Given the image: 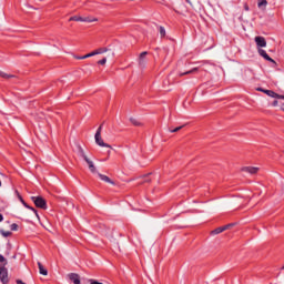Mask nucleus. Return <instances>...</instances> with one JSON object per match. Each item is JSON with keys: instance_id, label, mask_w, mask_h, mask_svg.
I'll return each mask as SVG.
<instances>
[{"instance_id": "c756f323", "label": "nucleus", "mask_w": 284, "mask_h": 284, "mask_svg": "<svg viewBox=\"0 0 284 284\" xmlns=\"http://www.w3.org/2000/svg\"><path fill=\"white\" fill-rule=\"evenodd\" d=\"M101 130H103V125H100V126L98 128V130H97L95 134L101 135Z\"/></svg>"}, {"instance_id": "f8f14e48", "label": "nucleus", "mask_w": 284, "mask_h": 284, "mask_svg": "<svg viewBox=\"0 0 284 284\" xmlns=\"http://www.w3.org/2000/svg\"><path fill=\"white\" fill-rule=\"evenodd\" d=\"M39 273L42 274V276H48V270L43 267V264L41 262H38Z\"/></svg>"}, {"instance_id": "e433bc0d", "label": "nucleus", "mask_w": 284, "mask_h": 284, "mask_svg": "<svg viewBox=\"0 0 284 284\" xmlns=\"http://www.w3.org/2000/svg\"><path fill=\"white\" fill-rule=\"evenodd\" d=\"M3 221V214H0V223Z\"/></svg>"}, {"instance_id": "9b49d317", "label": "nucleus", "mask_w": 284, "mask_h": 284, "mask_svg": "<svg viewBox=\"0 0 284 284\" xmlns=\"http://www.w3.org/2000/svg\"><path fill=\"white\" fill-rule=\"evenodd\" d=\"M225 230H230V225L220 226L211 232V234H221L225 232Z\"/></svg>"}, {"instance_id": "b1692460", "label": "nucleus", "mask_w": 284, "mask_h": 284, "mask_svg": "<svg viewBox=\"0 0 284 284\" xmlns=\"http://www.w3.org/2000/svg\"><path fill=\"white\" fill-rule=\"evenodd\" d=\"M97 54H99L98 49L92 51L91 53H88L87 57H89V59H90V57H97Z\"/></svg>"}, {"instance_id": "a878e982", "label": "nucleus", "mask_w": 284, "mask_h": 284, "mask_svg": "<svg viewBox=\"0 0 284 284\" xmlns=\"http://www.w3.org/2000/svg\"><path fill=\"white\" fill-rule=\"evenodd\" d=\"M108 63V58H103L102 60L98 61L99 65H105Z\"/></svg>"}, {"instance_id": "2eb2a0df", "label": "nucleus", "mask_w": 284, "mask_h": 284, "mask_svg": "<svg viewBox=\"0 0 284 284\" xmlns=\"http://www.w3.org/2000/svg\"><path fill=\"white\" fill-rule=\"evenodd\" d=\"M264 94H267V97H271L272 99H276V97H278V93L272 90H264Z\"/></svg>"}, {"instance_id": "1a4fd4ad", "label": "nucleus", "mask_w": 284, "mask_h": 284, "mask_svg": "<svg viewBox=\"0 0 284 284\" xmlns=\"http://www.w3.org/2000/svg\"><path fill=\"white\" fill-rule=\"evenodd\" d=\"M99 179H101V181H104V183H110L111 185H115L114 181H112V179H110L108 175L98 173Z\"/></svg>"}, {"instance_id": "bb28decb", "label": "nucleus", "mask_w": 284, "mask_h": 284, "mask_svg": "<svg viewBox=\"0 0 284 284\" xmlns=\"http://www.w3.org/2000/svg\"><path fill=\"white\" fill-rule=\"evenodd\" d=\"M1 234H2V236L8 237V236H10L12 233H11L10 231H1Z\"/></svg>"}, {"instance_id": "7c9ffc66", "label": "nucleus", "mask_w": 284, "mask_h": 284, "mask_svg": "<svg viewBox=\"0 0 284 284\" xmlns=\"http://www.w3.org/2000/svg\"><path fill=\"white\" fill-rule=\"evenodd\" d=\"M0 263H6V257H3V255H0Z\"/></svg>"}, {"instance_id": "423d86ee", "label": "nucleus", "mask_w": 284, "mask_h": 284, "mask_svg": "<svg viewBox=\"0 0 284 284\" xmlns=\"http://www.w3.org/2000/svg\"><path fill=\"white\" fill-rule=\"evenodd\" d=\"M258 54L260 57H263V59H265V61H270V63H276V61H274V59L270 58V55L267 54V52L263 49H258Z\"/></svg>"}, {"instance_id": "9d476101", "label": "nucleus", "mask_w": 284, "mask_h": 284, "mask_svg": "<svg viewBox=\"0 0 284 284\" xmlns=\"http://www.w3.org/2000/svg\"><path fill=\"white\" fill-rule=\"evenodd\" d=\"M70 281H72L74 284H81V278L79 277V274L71 273L69 274Z\"/></svg>"}, {"instance_id": "dca6fc26", "label": "nucleus", "mask_w": 284, "mask_h": 284, "mask_svg": "<svg viewBox=\"0 0 284 284\" xmlns=\"http://www.w3.org/2000/svg\"><path fill=\"white\" fill-rule=\"evenodd\" d=\"M0 77H1L2 79H14L17 75H14V74H8V73H6V72H3V71L0 70Z\"/></svg>"}, {"instance_id": "393cba45", "label": "nucleus", "mask_w": 284, "mask_h": 284, "mask_svg": "<svg viewBox=\"0 0 284 284\" xmlns=\"http://www.w3.org/2000/svg\"><path fill=\"white\" fill-rule=\"evenodd\" d=\"M97 54H99L98 49L92 51L91 53H88L87 57H89V59H90V57H97Z\"/></svg>"}, {"instance_id": "ddd939ff", "label": "nucleus", "mask_w": 284, "mask_h": 284, "mask_svg": "<svg viewBox=\"0 0 284 284\" xmlns=\"http://www.w3.org/2000/svg\"><path fill=\"white\" fill-rule=\"evenodd\" d=\"M195 72H199V68H193V69H191V70H189V71H186V72L180 73L179 75H180V77H185V75H187V74H195Z\"/></svg>"}, {"instance_id": "c85d7f7f", "label": "nucleus", "mask_w": 284, "mask_h": 284, "mask_svg": "<svg viewBox=\"0 0 284 284\" xmlns=\"http://www.w3.org/2000/svg\"><path fill=\"white\" fill-rule=\"evenodd\" d=\"M11 230L12 232H17V230H19V225H17V223L11 224Z\"/></svg>"}, {"instance_id": "20e7f679", "label": "nucleus", "mask_w": 284, "mask_h": 284, "mask_svg": "<svg viewBox=\"0 0 284 284\" xmlns=\"http://www.w3.org/2000/svg\"><path fill=\"white\" fill-rule=\"evenodd\" d=\"M148 52L143 51L140 57H139V65L140 68H145V65L148 64Z\"/></svg>"}, {"instance_id": "a211bd4d", "label": "nucleus", "mask_w": 284, "mask_h": 284, "mask_svg": "<svg viewBox=\"0 0 284 284\" xmlns=\"http://www.w3.org/2000/svg\"><path fill=\"white\" fill-rule=\"evenodd\" d=\"M78 152H79V155H80L82 159L85 160V156H88V155H85V151H83V148L78 146Z\"/></svg>"}, {"instance_id": "6e6552de", "label": "nucleus", "mask_w": 284, "mask_h": 284, "mask_svg": "<svg viewBox=\"0 0 284 284\" xmlns=\"http://www.w3.org/2000/svg\"><path fill=\"white\" fill-rule=\"evenodd\" d=\"M258 168L256 166H244L242 168V172H247L248 174H257L258 173Z\"/></svg>"}, {"instance_id": "473e14b6", "label": "nucleus", "mask_w": 284, "mask_h": 284, "mask_svg": "<svg viewBox=\"0 0 284 284\" xmlns=\"http://www.w3.org/2000/svg\"><path fill=\"white\" fill-rule=\"evenodd\" d=\"M273 105H274V106L278 105V101L275 100V101L273 102Z\"/></svg>"}, {"instance_id": "0eeeda50", "label": "nucleus", "mask_w": 284, "mask_h": 284, "mask_svg": "<svg viewBox=\"0 0 284 284\" xmlns=\"http://www.w3.org/2000/svg\"><path fill=\"white\" fill-rule=\"evenodd\" d=\"M84 161L89 165L90 172H92V174H97V166H94V162H92L88 156H84Z\"/></svg>"}, {"instance_id": "72a5a7b5", "label": "nucleus", "mask_w": 284, "mask_h": 284, "mask_svg": "<svg viewBox=\"0 0 284 284\" xmlns=\"http://www.w3.org/2000/svg\"><path fill=\"white\" fill-rule=\"evenodd\" d=\"M257 91H258V92H264V91H265V89H261V88H258V89H257Z\"/></svg>"}, {"instance_id": "412c9836", "label": "nucleus", "mask_w": 284, "mask_h": 284, "mask_svg": "<svg viewBox=\"0 0 284 284\" xmlns=\"http://www.w3.org/2000/svg\"><path fill=\"white\" fill-rule=\"evenodd\" d=\"M183 128H185V125H181V126H178L175 129H169V131L172 132V133L180 132V130H183Z\"/></svg>"}, {"instance_id": "f03ea898", "label": "nucleus", "mask_w": 284, "mask_h": 284, "mask_svg": "<svg viewBox=\"0 0 284 284\" xmlns=\"http://www.w3.org/2000/svg\"><path fill=\"white\" fill-rule=\"evenodd\" d=\"M0 281L2 284L10 283V278L8 277V268H6V266H0Z\"/></svg>"}, {"instance_id": "39448f33", "label": "nucleus", "mask_w": 284, "mask_h": 284, "mask_svg": "<svg viewBox=\"0 0 284 284\" xmlns=\"http://www.w3.org/2000/svg\"><path fill=\"white\" fill-rule=\"evenodd\" d=\"M255 43H256L257 48H266L267 47V41L261 36L255 37Z\"/></svg>"}, {"instance_id": "4be33fe9", "label": "nucleus", "mask_w": 284, "mask_h": 284, "mask_svg": "<svg viewBox=\"0 0 284 284\" xmlns=\"http://www.w3.org/2000/svg\"><path fill=\"white\" fill-rule=\"evenodd\" d=\"M159 31H160V37L163 39V37H165V28L159 27Z\"/></svg>"}, {"instance_id": "4468645a", "label": "nucleus", "mask_w": 284, "mask_h": 284, "mask_svg": "<svg viewBox=\"0 0 284 284\" xmlns=\"http://www.w3.org/2000/svg\"><path fill=\"white\" fill-rule=\"evenodd\" d=\"M69 21H82V22H87V21H90L88 20V18H81L79 16H73L69 19Z\"/></svg>"}, {"instance_id": "f3484780", "label": "nucleus", "mask_w": 284, "mask_h": 284, "mask_svg": "<svg viewBox=\"0 0 284 284\" xmlns=\"http://www.w3.org/2000/svg\"><path fill=\"white\" fill-rule=\"evenodd\" d=\"M24 207H27L28 210H31L32 212H34L36 216L39 219V213H37V211L34 210V207L28 205V203L23 202Z\"/></svg>"}, {"instance_id": "f257e3e1", "label": "nucleus", "mask_w": 284, "mask_h": 284, "mask_svg": "<svg viewBox=\"0 0 284 284\" xmlns=\"http://www.w3.org/2000/svg\"><path fill=\"white\" fill-rule=\"evenodd\" d=\"M31 199L37 207H40L41 210H48V203L43 197L32 196Z\"/></svg>"}, {"instance_id": "f704fd0d", "label": "nucleus", "mask_w": 284, "mask_h": 284, "mask_svg": "<svg viewBox=\"0 0 284 284\" xmlns=\"http://www.w3.org/2000/svg\"><path fill=\"white\" fill-rule=\"evenodd\" d=\"M275 99H284V95L278 94V97H276Z\"/></svg>"}, {"instance_id": "c9c22d12", "label": "nucleus", "mask_w": 284, "mask_h": 284, "mask_svg": "<svg viewBox=\"0 0 284 284\" xmlns=\"http://www.w3.org/2000/svg\"><path fill=\"white\" fill-rule=\"evenodd\" d=\"M20 201H21L22 205H23V203H26V201H23L22 196H20Z\"/></svg>"}, {"instance_id": "6ab92c4d", "label": "nucleus", "mask_w": 284, "mask_h": 284, "mask_svg": "<svg viewBox=\"0 0 284 284\" xmlns=\"http://www.w3.org/2000/svg\"><path fill=\"white\" fill-rule=\"evenodd\" d=\"M130 122L132 123V125H135V126L141 125V122L139 120H136L135 118H130Z\"/></svg>"}, {"instance_id": "4c0bfd02", "label": "nucleus", "mask_w": 284, "mask_h": 284, "mask_svg": "<svg viewBox=\"0 0 284 284\" xmlns=\"http://www.w3.org/2000/svg\"><path fill=\"white\" fill-rule=\"evenodd\" d=\"M229 225V227H232V225H234V224H227Z\"/></svg>"}, {"instance_id": "cd10ccee", "label": "nucleus", "mask_w": 284, "mask_h": 284, "mask_svg": "<svg viewBox=\"0 0 284 284\" xmlns=\"http://www.w3.org/2000/svg\"><path fill=\"white\" fill-rule=\"evenodd\" d=\"M74 59H78V60H83V59H90V57H88V54H85V55H82V57H79V55H74Z\"/></svg>"}, {"instance_id": "aec40b11", "label": "nucleus", "mask_w": 284, "mask_h": 284, "mask_svg": "<svg viewBox=\"0 0 284 284\" xmlns=\"http://www.w3.org/2000/svg\"><path fill=\"white\" fill-rule=\"evenodd\" d=\"M258 8H266L267 6V0H260L257 3Z\"/></svg>"}, {"instance_id": "5701e85b", "label": "nucleus", "mask_w": 284, "mask_h": 284, "mask_svg": "<svg viewBox=\"0 0 284 284\" xmlns=\"http://www.w3.org/2000/svg\"><path fill=\"white\" fill-rule=\"evenodd\" d=\"M97 50H98V54H104V52H108V48H100Z\"/></svg>"}, {"instance_id": "a19ab883", "label": "nucleus", "mask_w": 284, "mask_h": 284, "mask_svg": "<svg viewBox=\"0 0 284 284\" xmlns=\"http://www.w3.org/2000/svg\"><path fill=\"white\" fill-rule=\"evenodd\" d=\"M282 110L284 111V108H282Z\"/></svg>"}, {"instance_id": "7ed1b4c3", "label": "nucleus", "mask_w": 284, "mask_h": 284, "mask_svg": "<svg viewBox=\"0 0 284 284\" xmlns=\"http://www.w3.org/2000/svg\"><path fill=\"white\" fill-rule=\"evenodd\" d=\"M94 140H95L97 145H99L100 148H109L110 150H112V145L104 143L103 138H101V135H99V133H95Z\"/></svg>"}, {"instance_id": "2f4dec72", "label": "nucleus", "mask_w": 284, "mask_h": 284, "mask_svg": "<svg viewBox=\"0 0 284 284\" xmlns=\"http://www.w3.org/2000/svg\"><path fill=\"white\" fill-rule=\"evenodd\" d=\"M244 10H245L246 12H250V6L244 4Z\"/></svg>"}, {"instance_id": "ea45409f", "label": "nucleus", "mask_w": 284, "mask_h": 284, "mask_svg": "<svg viewBox=\"0 0 284 284\" xmlns=\"http://www.w3.org/2000/svg\"><path fill=\"white\" fill-rule=\"evenodd\" d=\"M0 187H1V180H0Z\"/></svg>"}, {"instance_id": "58836bf2", "label": "nucleus", "mask_w": 284, "mask_h": 284, "mask_svg": "<svg viewBox=\"0 0 284 284\" xmlns=\"http://www.w3.org/2000/svg\"><path fill=\"white\" fill-rule=\"evenodd\" d=\"M108 154L110 155V151H108Z\"/></svg>"}]
</instances>
